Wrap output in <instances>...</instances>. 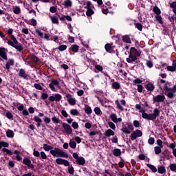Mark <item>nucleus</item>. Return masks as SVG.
<instances>
[{
	"label": "nucleus",
	"instance_id": "nucleus-1",
	"mask_svg": "<svg viewBox=\"0 0 176 176\" xmlns=\"http://www.w3.org/2000/svg\"><path fill=\"white\" fill-rule=\"evenodd\" d=\"M135 108L142 113L143 119H146L147 120H155L156 118L160 116V110L157 108L154 109L153 113L149 114L146 113L145 109L142 107L140 104H135Z\"/></svg>",
	"mask_w": 176,
	"mask_h": 176
},
{
	"label": "nucleus",
	"instance_id": "nucleus-41",
	"mask_svg": "<svg viewBox=\"0 0 176 176\" xmlns=\"http://www.w3.org/2000/svg\"><path fill=\"white\" fill-rule=\"evenodd\" d=\"M69 145L70 146V148H72V149H75V148H76V142L70 140Z\"/></svg>",
	"mask_w": 176,
	"mask_h": 176
},
{
	"label": "nucleus",
	"instance_id": "nucleus-45",
	"mask_svg": "<svg viewBox=\"0 0 176 176\" xmlns=\"http://www.w3.org/2000/svg\"><path fill=\"white\" fill-rule=\"evenodd\" d=\"M170 171L176 173V164H170L169 166Z\"/></svg>",
	"mask_w": 176,
	"mask_h": 176
},
{
	"label": "nucleus",
	"instance_id": "nucleus-36",
	"mask_svg": "<svg viewBox=\"0 0 176 176\" xmlns=\"http://www.w3.org/2000/svg\"><path fill=\"white\" fill-rule=\"evenodd\" d=\"M94 8V6H93V4H91V1H87L85 9H93Z\"/></svg>",
	"mask_w": 176,
	"mask_h": 176
},
{
	"label": "nucleus",
	"instance_id": "nucleus-30",
	"mask_svg": "<svg viewBox=\"0 0 176 176\" xmlns=\"http://www.w3.org/2000/svg\"><path fill=\"white\" fill-rule=\"evenodd\" d=\"M70 115H72V116H78L79 115V111L76 109H71Z\"/></svg>",
	"mask_w": 176,
	"mask_h": 176
},
{
	"label": "nucleus",
	"instance_id": "nucleus-18",
	"mask_svg": "<svg viewBox=\"0 0 176 176\" xmlns=\"http://www.w3.org/2000/svg\"><path fill=\"white\" fill-rule=\"evenodd\" d=\"M58 85H60L58 80H53L51 81V83L50 84V89H54V87H58Z\"/></svg>",
	"mask_w": 176,
	"mask_h": 176
},
{
	"label": "nucleus",
	"instance_id": "nucleus-23",
	"mask_svg": "<svg viewBox=\"0 0 176 176\" xmlns=\"http://www.w3.org/2000/svg\"><path fill=\"white\" fill-rule=\"evenodd\" d=\"M14 155H16V159L18 162H21L22 157L21 155H20V151L15 150L14 151Z\"/></svg>",
	"mask_w": 176,
	"mask_h": 176
},
{
	"label": "nucleus",
	"instance_id": "nucleus-17",
	"mask_svg": "<svg viewBox=\"0 0 176 176\" xmlns=\"http://www.w3.org/2000/svg\"><path fill=\"white\" fill-rule=\"evenodd\" d=\"M14 65V59H9L6 64V68L9 71L10 69V67Z\"/></svg>",
	"mask_w": 176,
	"mask_h": 176
},
{
	"label": "nucleus",
	"instance_id": "nucleus-48",
	"mask_svg": "<svg viewBox=\"0 0 176 176\" xmlns=\"http://www.w3.org/2000/svg\"><path fill=\"white\" fill-rule=\"evenodd\" d=\"M104 48L106 51H107L109 53H111V50L112 49L111 44H106Z\"/></svg>",
	"mask_w": 176,
	"mask_h": 176
},
{
	"label": "nucleus",
	"instance_id": "nucleus-32",
	"mask_svg": "<svg viewBox=\"0 0 176 176\" xmlns=\"http://www.w3.org/2000/svg\"><path fill=\"white\" fill-rule=\"evenodd\" d=\"M94 112L96 115H98V116H101V115H102V111H101V109H100V107H95Z\"/></svg>",
	"mask_w": 176,
	"mask_h": 176
},
{
	"label": "nucleus",
	"instance_id": "nucleus-53",
	"mask_svg": "<svg viewBox=\"0 0 176 176\" xmlns=\"http://www.w3.org/2000/svg\"><path fill=\"white\" fill-rule=\"evenodd\" d=\"M54 97H55V101H56V102H58V101L61 100V98H62L61 95L56 94H55Z\"/></svg>",
	"mask_w": 176,
	"mask_h": 176
},
{
	"label": "nucleus",
	"instance_id": "nucleus-51",
	"mask_svg": "<svg viewBox=\"0 0 176 176\" xmlns=\"http://www.w3.org/2000/svg\"><path fill=\"white\" fill-rule=\"evenodd\" d=\"M167 146L168 148H170L173 151L174 149H175V146H176L175 142H174L173 143H170L169 144H167Z\"/></svg>",
	"mask_w": 176,
	"mask_h": 176
},
{
	"label": "nucleus",
	"instance_id": "nucleus-11",
	"mask_svg": "<svg viewBox=\"0 0 176 176\" xmlns=\"http://www.w3.org/2000/svg\"><path fill=\"white\" fill-rule=\"evenodd\" d=\"M56 163L57 164H63L65 166H69V162H68L67 160H63L62 158H57L56 160Z\"/></svg>",
	"mask_w": 176,
	"mask_h": 176
},
{
	"label": "nucleus",
	"instance_id": "nucleus-29",
	"mask_svg": "<svg viewBox=\"0 0 176 176\" xmlns=\"http://www.w3.org/2000/svg\"><path fill=\"white\" fill-rule=\"evenodd\" d=\"M155 19L159 24H163V18L161 15H155Z\"/></svg>",
	"mask_w": 176,
	"mask_h": 176
},
{
	"label": "nucleus",
	"instance_id": "nucleus-26",
	"mask_svg": "<svg viewBox=\"0 0 176 176\" xmlns=\"http://www.w3.org/2000/svg\"><path fill=\"white\" fill-rule=\"evenodd\" d=\"M146 166H147V167H148V168H150V170H151V171L153 173H157V168H155V166H153L151 164H147Z\"/></svg>",
	"mask_w": 176,
	"mask_h": 176
},
{
	"label": "nucleus",
	"instance_id": "nucleus-42",
	"mask_svg": "<svg viewBox=\"0 0 176 176\" xmlns=\"http://www.w3.org/2000/svg\"><path fill=\"white\" fill-rule=\"evenodd\" d=\"M122 131L123 133H124L125 134H130V133H131V131H130L129 130V128L126 127V126H123L122 129Z\"/></svg>",
	"mask_w": 176,
	"mask_h": 176
},
{
	"label": "nucleus",
	"instance_id": "nucleus-52",
	"mask_svg": "<svg viewBox=\"0 0 176 176\" xmlns=\"http://www.w3.org/2000/svg\"><path fill=\"white\" fill-rule=\"evenodd\" d=\"M34 120L36 123H42V119H41L38 116H34Z\"/></svg>",
	"mask_w": 176,
	"mask_h": 176
},
{
	"label": "nucleus",
	"instance_id": "nucleus-56",
	"mask_svg": "<svg viewBox=\"0 0 176 176\" xmlns=\"http://www.w3.org/2000/svg\"><path fill=\"white\" fill-rule=\"evenodd\" d=\"M52 120L53 122V123H60V119H58L57 117L54 116L52 118Z\"/></svg>",
	"mask_w": 176,
	"mask_h": 176
},
{
	"label": "nucleus",
	"instance_id": "nucleus-59",
	"mask_svg": "<svg viewBox=\"0 0 176 176\" xmlns=\"http://www.w3.org/2000/svg\"><path fill=\"white\" fill-rule=\"evenodd\" d=\"M146 89H155V85L152 82H148L146 87Z\"/></svg>",
	"mask_w": 176,
	"mask_h": 176
},
{
	"label": "nucleus",
	"instance_id": "nucleus-15",
	"mask_svg": "<svg viewBox=\"0 0 176 176\" xmlns=\"http://www.w3.org/2000/svg\"><path fill=\"white\" fill-rule=\"evenodd\" d=\"M23 164H25V166H28V167L29 168H32H32H34V164H31V160L30 159H28V158H25L23 160Z\"/></svg>",
	"mask_w": 176,
	"mask_h": 176
},
{
	"label": "nucleus",
	"instance_id": "nucleus-6",
	"mask_svg": "<svg viewBox=\"0 0 176 176\" xmlns=\"http://www.w3.org/2000/svg\"><path fill=\"white\" fill-rule=\"evenodd\" d=\"M14 31V30L12 28H8V30L6 31V32L8 35H10V36L12 41L14 42V43H15L16 45H19V41H17V39L16 38L14 35H13Z\"/></svg>",
	"mask_w": 176,
	"mask_h": 176
},
{
	"label": "nucleus",
	"instance_id": "nucleus-54",
	"mask_svg": "<svg viewBox=\"0 0 176 176\" xmlns=\"http://www.w3.org/2000/svg\"><path fill=\"white\" fill-rule=\"evenodd\" d=\"M116 104L117 105L118 109H120V111H124V108H123L122 105H120V103H119V101L116 100Z\"/></svg>",
	"mask_w": 176,
	"mask_h": 176
},
{
	"label": "nucleus",
	"instance_id": "nucleus-43",
	"mask_svg": "<svg viewBox=\"0 0 176 176\" xmlns=\"http://www.w3.org/2000/svg\"><path fill=\"white\" fill-rule=\"evenodd\" d=\"M13 12L15 14H20V12H21V9H20V7L19 6H15V8L13 10Z\"/></svg>",
	"mask_w": 176,
	"mask_h": 176
},
{
	"label": "nucleus",
	"instance_id": "nucleus-12",
	"mask_svg": "<svg viewBox=\"0 0 176 176\" xmlns=\"http://www.w3.org/2000/svg\"><path fill=\"white\" fill-rule=\"evenodd\" d=\"M0 57L7 61L8 55L6 54V50L4 47H0Z\"/></svg>",
	"mask_w": 176,
	"mask_h": 176
},
{
	"label": "nucleus",
	"instance_id": "nucleus-7",
	"mask_svg": "<svg viewBox=\"0 0 176 176\" xmlns=\"http://www.w3.org/2000/svg\"><path fill=\"white\" fill-rule=\"evenodd\" d=\"M166 100L164 95H157L153 97V102H163Z\"/></svg>",
	"mask_w": 176,
	"mask_h": 176
},
{
	"label": "nucleus",
	"instance_id": "nucleus-62",
	"mask_svg": "<svg viewBox=\"0 0 176 176\" xmlns=\"http://www.w3.org/2000/svg\"><path fill=\"white\" fill-rule=\"evenodd\" d=\"M30 23H31L30 25H33V27H36V21L35 19H32L30 20Z\"/></svg>",
	"mask_w": 176,
	"mask_h": 176
},
{
	"label": "nucleus",
	"instance_id": "nucleus-38",
	"mask_svg": "<svg viewBox=\"0 0 176 176\" xmlns=\"http://www.w3.org/2000/svg\"><path fill=\"white\" fill-rule=\"evenodd\" d=\"M95 69H94V72H96V74H97V72H98V71H102V69H103L102 66H101L100 65H96Z\"/></svg>",
	"mask_w": 176,
	"mask_h": 176
},
{
	"label": "nucleus",
	"instance_id": "nucleus-27",
	"mask_svg": "<svg viewBox=\"0 0 176 176\" xmlns=\"http://www.w3.org/2000/svg\"><path fill=\"white\" fill-rule=\"evenodd\" d=\"M43 148L44 151H46L47 152L53 150V147L52 146L48 145L47 144H44Z\"/></svg>",
	"mask_w": 176,
	"mask_h": 176
},
{
	"label": "nucleus",
	"instance_id": "nucleus-33",
	"mask_svg": "<svg viewBox=\"0 0 176 176\" xmlns=\"http://www.w3.org/2000/svg\"><path fill=\"white\" fill-rule=\"evenodd\" d=\"M162 148L160 146H155L154 147V151L155 155H160V153H162Z\"/></svg>",
	"mask_w": 176,
	"mask_h": 176
},
{
	"label": "nucleus",
	"instance_id": "nucleus-24",
	"mask_svg": "<svg viewBox=\"0 0 176 176\" xmlns=\"http://www.w3.org/2000/svg\"><path fill=\"white\" fill-rule=\"evenodd\" d=\"M53 24H58V18L56 16H50Z\"/></svg>",
	"mask_w": 176,
	"mask_h": 176
},
{
	"label": "nucleus",
	"instance_id": "nucleus-44",
	"mask_svg": "<svg viewBox=\"0 0 176 176\" xmlns=\"http://www.w3.org/2000/svg\"><path fill=\"white\" fill-rule=\"evenodd\" d=\"M2 152H6V153H7V155H10V156H12V155H13V152L10 151V150L6 148H3Z\"/></svg>",
	"mask_w": 176,
	"mask_h": 176
},
{
	"label": "nucleus",
	"instance_id": "nucleus-31",
	"mask_svg": "<svg viewBox=\"0 0 176 176\" xmlns=\"http://www.w3.org/2000/svg\"><path fill=\"white\" fill-rule=\"evenodd\" d=\"M2 146H3V148H9V143L4 141H0V149H2Z\"/></svg>",
	"mask_w": 176,
	"mask_h": 176
},
{
	"label": "nucleus",
	"instance_id": "nucleus-39",
	"mask_svg": "<svg viewBox=\"0 0 176 176\" xmlns=\"http://www.w3.org/2000/svg\"><path fill=\"white\" fill-rule=\"evenodd\" d=\"M166 69L170 72H174L176 70V67L172 65V66H167Z\"/></svg>",
	"mask_w": 176,
	"mask_h": 176
},
{
	"label": "nucleus",
	"instance_id": "nucleus-34",
	"mask_svg": "<svg viewBox=\"0 0 176 176\" xmlns=\"http://www.w3.org/2000/svg\"><path fill=\"white\" fill-rule=\"evenodd\" d=\"M122 40L123 42H125V43H131V40L129 36H124L122 37Z\"/></svg>",
	"mask_w": 176,
	"mask_h": 176
},
{
	"label": "nucleus",
	"instance_id": "nucleus-46",
	"mask_svg": "<svg viewBox=\"0 0 176 176\" xmlns=\"http://www.w3.org/2000/svg\"><path fill=\"white\" fill-rule=\"evenodd\" d=\"M85 113H87V115H90V113H91L92 110H91V107H89V106H86L85 107Z\"/></svg>",
	"mask_w": 176,
	"mask_h": 176
},
{
	"label": "nucleus",
	"instance_id": "nucleus-3",
	"mask_svg": "<svg viewBox=\"0 0 176 176\" xmlns=\"http://www.w3.org/2000/svg\"><path fill=\"white\" fill-rule=\"evenodd\" d=\"M50 153L54 157H68V154L58 148L51 150Z\"/></svg>",
	"mask_w": 176,
	"mask_h": 176
},
{
	"label": "nucleus",
	"instance_id": "nucleus-25",
	"mask_svg": "<svg viewBox=\"0 0 176 176\" xmlns=\"http://www.w3.org/2000/svg\"><path fill=\"white\" fill-rule=\"evenodd\" d=\"M153 11L154 12V13H155L156 16L160 15V14L162 13L160 9L156 6L153 7Z\"/></svg>",
	"mask_w": 176,
	"mask_h": 176
},
{
	"label": "nucleus",
	"instance_id": "nucleus-64",
	"mask_svg": "<svg viewBox=\"0 0 176 176\" xmlns=\"http://www.w3.org/2000/svg\"><path fill=\"white\" fill-rule=\"evenodd\" d=\"M8 166L9 167H11V168H13L14 167V162L12 160H10L8 162Z\"/></svg>",
	"mask_w": 176,
	"mask_h": 176
},
{
	"label": "nucleus",
	"instance_id": "nucleus-13",
	"mask_svg": "<svg viewBox=\"0 0 176 176\" xmlns=\"http://www.w3.org/2000/svg\"><path fill=\"white\" fill-rule=\"evenodd\" d=\"M66 98L70 105H75V104H76V99H75V98H72L70 94H67Z\"/></svg>",
	"mask_w": 176,
	"mask_h": 176
},
{
	"label": "nucleus",
	"instance_id": "nucleus-19",
	"mask_svg": "<svg viewBox=\"0 0 176 176\" xmlns=\"http://www.w3.org/2000/svg\"><path fill=\"white\" fill-rule=\"evenodd\" d=\"M111 135H115V132L112 129H107L104 133V137H111Z\"/></svg>",
	"mask_w": 176,
	"mask_h": 176
},
{
	"label": "nucleus",
	"instance_id": "nucleus-16",
	"mask_svg": "<svg viewBox=\"0 0 176 176\" xmlns=\"http://www.w3.org/2000/svg\"><path fill=\"white\" fill-rule=\"evenodd\" d=\"M133 85L138 86V89H143L142 85H141V83H142V80L140 78H136L133 80Z\"/></svg>",
	"mask_w": 176,
	"mask_h": 176
},
{
	"label": "nucleus",
	"instance_id": "nucleus-49",
	"mask_svg": "<svg viewBox=\"0 0 176 176\" xmlns=\"http://www.w3.org/2000/svg\"><path fill=\"white\" fill-rule=\"evenodd\" d=\"M112 87H113V89H120V84L118 82H114L112 84Z\"/></svg>",
	"mask_w": 176,
	"mask_h": 176
},
{
	"label": "nucleus",
	"instance_id": "nucleus-4",
	"mask_svg": "<svg viewBox=\"0 0 176 176\" xmlns=\"http://www.w3.org/2000/svg\"><path fill=\"white\" fill-rule=\"evenodd\" d=\"M175 91L176 89H164L162 93H164L165 96H167L168 98H173L175 96Z\"/></svg>",
	"mask_w": 176,
	"mask_h": 176
},
{
	"label": "nucleus",
	"instance_id": "nucleus-21",
	"mask_svg": "<svg viewBox=\"0 0 176 176\" xmlns=\"http://www.w3.org/2000/svg\"><path fill=\"white\" fill-rule=\"evenodd\" d=\"M65 8H71L72 6V1L71 0H65L63 3H62Z\"/></svg>",
	"mask_w": 176,
	"mask_h": 176
},
{
	"label": "nucleus",
	"instance_id": "nucleus-50",
	"mask_svg": "<svg viewBox=\"0 0 176 176\" xmlns=\"http://www.w3.org/2000/svg\"><path fill=\"white\" fill-rule=\"evenodd\" d=\"M35 32H36V34H37L38 35V36H41V38H43L44 34H43V32H42V31H41V30L36 29Z\"/></svg>",
	"mask_w": 176,
	"mask_h": 176
},
{
	"label": "nucleus",
	"instance_id": "nucleus-20",
	"mask_svg": "<svg viewBox=\"0 0 176 176\" xmlns=\"http://www.w3.org/2000/svg\"><path fill=\"white\" fill-rule=\"evenodd\" d=\"M76 162L80 166H85L86 160L83 158V157H80L77 160H76Z\"/></svg>",
	"mask_w": 176,
	"mask_h": 176
},
{
	"label": "nucleus",
	"instance_id": "nucleus-2",
	"mask_svg": "<svg viewBox=\"0 0 176 176\" xmlns=\"http://www.w3.org/2000/svg\"><path fill=\"white\" fill-rule=\"evenodd\" d=\"M141 52L137 50L135 47H131L129 57L126 58V61L129 64L137 63V58L140 57Z\"/></svg>",
	"mask_w": 176,
	"mask_h": 176
},
{
	"label": "nucleus",
	"instance_id": "nucleus-60",
	"mask_svg": "<svg viewBox=\"0 0 176 176\" xmlns=\"http://www.w3.org/2000/svg\"><path fill=\"white\" fill-rule=\"evenodd\" d=\"M135 27L138 28V30H139V31H142V25L141 23H136Z\"/></svg>",
	"mask_w": 176,
	"mask_h": 176
},
{
	"label": "nucleus",
	"instance_id": "nucleus-28",
	"mask_svg": "<svg viewBox=\"0 0 176 176\" xmlns=\"http://www.w3.org/2000/svg\"><path fill=\"white\" fill-rule=\"evenodd\" d=\"M159 174H164L166 173V168L163 166H160L157 167Z\"/></svg>",
	"mask_w": 176,
	"mask_h": 176
},
{
	"label": "nucleus",
	"instance_id": "nucleus-9",
	"mask_svg": "<svg viewBox=\"0 0 176 176\" xmlns=\"http://www.w3.org/2000/svg\"><path fill=\"white\" fill-rule=\"evenodd\" d=\"M19 76H20V78H23V79H26L27 80L30 78V76H28V73H27V72H25L24 69H19Z\"/></svg>",
	"mask_w": 176,
	"mask_h": 176
},
{
	"label": "nucleus",
	"instance_id": "nucleus-55",
	"mask_svg": "<svg viewBox=\"0 0 176 176\" xmlns=\"http://www.w3.org/2000/svg\"><path fill=\"white\" fill-rule=\"evenodd\" d=\"M58 50L60 52H64V50H67V46L65 45H62L58 47Z\"/></svg>",
	"mask_w": 176,
	"mask_h": 176
},
{
	"label": "nucleus",
	"instance_id": "nucleus-5",
	"mask_svg": "<svg viewBox=\"0 0 176 176\" xmlns=\"http://www.w3.org/2000/svg\"><path fill=\"white\" fill-rule=\"evenodd\" d=\"M140 137H142V131L140 129H136L135 131L132 132V133L130 135L131 141H134L135 140H137V138Z\"/></svg>",
	"mask_w": 176,
	"mask_h": 176
},
{
	"label": "nucleus",
	"instance_id": "nucleus-61",
	"mask_svg": "<svg viewBox=\"0 0 176 176\" xmlns=\"http://www.w3.org/2000/svg\"><path fill=\"white\" fill-rule=\"evenodd\" d=\"M133 126H134V127H136V129H138V127H140V121L134 120L133 121Z\"/></svg>",
	"mask_w": 176,
	"mask_h": 176
},
{
	"label": "nucleus",
	"instance_id": "nucleus-47",
	"mask_svg": "<svg viewBox=\"0 0 176 176\" xmlns=\"http://www.w3.org/2000/svg\"><path fill=\"white\" fill-rule=\"evenodd\" d=\"M109 126L111 130H116V125L113 122H108Z\"/></svg>",
	"mask_w": 176,
	"mask_h": 176
},
{
	"label": "nucleus",
	"instance_id": "nucleus-10",
	"mask_svg": "<svg viewBox=\"0 0 176 176\" xmlns=\"http://www.w3.org/2000/svg\"><path fill=\"white\" fill-rule=\"evenodd\" d=\"M110 118L113 123H120L122 122V119L120 118H118V116L115 113H112L110 115Z\"/></svg>",
	"mask_w": 176,
	"mask_h": 176
},
{
	"label": "nucleus",
	"instance_id": "nucleus-57",
	"mask_svg": "<svg viewBox=\"0 0 176 176\" xmlns=\"http://www.w3.org/2000/svg\"><path fill=\"white\" fill-rule=\"evenodd\" d=\"M148 144H149V145H153V144H155V138H149V139L148 140Z\"/></svg>",
	"mask_w": 176,
	"mask_h": 176
},
{
	"label": "nucleus",
	"instance_id": "nucleus-14",
	"mask_svg": "<svg viewBox=\"0 0 176 176\" xmlns=\"http://www.w3.org/2000/svg\"><path fill=\"white\" fill-rule=\"evenodd\" d=\"M10 44L12 47H14V49L18 50V52H21V50H23V45L21 44L17 45V44L14 43V42L13 41L10 42Z\"/></svg>",
	"mask_w": 176,
	"mask_h": 176
},
{
	"label": "nucleus",
	"instance_id": "nucleus-37",
	"mask_svg": "<svg viewBox=\"0 0 176 176\" xmlns=\"http://www.w3.org/2000/svg\"><path fill=\"white\" fill-rule=\"evenodd\" d=\"M122 154V151L119 148H116L113 150V155L114 156H120Z\"/></svg>",
	"mask_w": 176,
	"mask_h": 176
},
{
	"label": "nucleus",
	"instance_id": "nucleus-22",
	"mask_svg": "<svg viewBox=\"0 0 176 176\" xmlns=\"http://www.w3.org/2000/svg\"><path fill=\"white\" fill-rule=\"evenodd\" d=\"M6 135L8 138H13L14 137V132L10 129H8L6 131Z\"/></svg>",
	"mask_w": 176,
	"mask_h": 176
},
{
	"label": "nucleus",
	"instance_id": "nucleus-8",
	"mask_svg": "<svg viewBox=\"0 0 176 176\" xmlns=\"http://www.w3.org/2000/svg\"><path fill=\"white\" fill-rule=\"evenodd\" d=\"M62 127H63L65 133L69 135V134H72V128L71 126L65 122L62 124Z\"/></svg>",
	"mask_w": 176,
	"mask_h": 176
},
{
	"label": "nucleus",
	"instance_id": "nucleus-40",
	"mask_svg": "<svg viewBox=\"0 0 176 176\" xmlns=\"http://www.w3.org/2000/svg\"><path fill=\"white\" fill-rule=\"evenodd\" d=\"M72 50L74 53H78V51L79 50V46H78L76 45H72Z\"/></svg>",
	"mask_w": 176,
	"mask_h": 176
},
{
	"label": "nucleus",
	"instance_id": "nucleus-63",
	"mask_svg": "<svg viewBox=\"0 0 176 176\" xmlns=\"http://www.w3.org/2000/svg\"><path fill=\"white\" fill-rule=\"evenodd\" d=\"M111 142L113 144H118V137L116 135L111 138Z\"/></svg>",
	"mask_w": 176,
	"mask_h": 176
},
{
	"label": "nucleus",
	"instance_id": "nucleus-35",
	"mask_svg": "<svg viewBox=\"0 0 176 176\" xmlns=\"http://www.w3.org/2000/svg\"><path fill=\"white\" fill-rule=\"evenodd\" d=\"M86 14L87 16H88V17H90V16L94 14V11L93 10V8L87 9Z\"/></svg>",
	"mask_w": 176,
	"mask_h": 176
},
{
	"label": "nucleus",
	"instance_id": "nucleus-58",
	"mask_svg": "<svg viewBox=\"0 0 176 176\" xmlns=\"http://www.w3.org/2000/svg\"><path fill=\"white\" fill-rule=\"evenodd\" d=\"M72 126L73 129H74L75 130H76V129H79V124H78V122H72Z\"/></svg>",
	"mask_w": 176,
	"mask_h": 176
}]
</instances>
